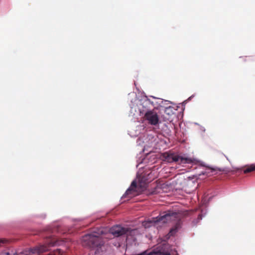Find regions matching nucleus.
<instances>
[{
  "instance_id": "423d86ee",
  "label": "nucleus",
  "mask_w": 255,
  "mask_h": 255,
  "mask_svg": "<svg viewBox=\"0 0 255 255\" xmlns=\"http://www.w3.org/2000/svg\"><path fill=\"white\" fill-rule=\"evenodd\" d=\"M128 231V228L121 226H115L110 229V232L115 237H118L127 234Z\"/></svg>"
},
{
  "instance_id": "9d476101",
  "label": "nucleus",
  "mask_w": 255,
  "mask_h": 255,
  "mask_svg": "<svg viewBox=\"0 0 255 255\" xmlns=\"http://www.w3.org/2000/svg\"><path fill=\"white\" fill-rule=\"evenodd\" d=\"M202 215H201V214H199V215H198V218H197L198 220V221H199V220H201V219H202Z\"/></svg>"
},
{
  "instance_id": "6e6552de",
  "label": "nucleus",
  "mask_w": 255,
  "mask_h": 255,
  "mask_svg": "<svg viewBox=\"0 0 255 255\" xmlns=\"http://www.w3.org/2000/svg\"><path fill=\"white\" fill-rule=\"evenodd\" d=\"M47 250V248L46 246H41L38 248L37 252L38 253H42L45 252Z\"/></svg>"
},
{
  "instance_id": "f03ea898",
  "label": "nucleus",
  "mask_w": 255,
  "mask_h": 255,
  "mask_svg": "<svg viewBox=\"0 0 255 255\" xmlns=\"http://www.w3.org/2000/svg\"><path fill=\"white\" fill-rule=\"evenodd\" d=\"M83 241L87 242V245L91 248L100 247L104 243L102 236L97 233L85 235Z\"/></svg>"
},
{
  "instance_id": "1a4fd4ad",
  "label": "nucleus",
  "mask_w": 255,
  "mask_h": 255,
  "mask_svg": "<svg viewBox=\"0 0 255 255\" xmlns=\"http://www.w3.org/2000/svg\"><path fill=\"white\" fill-rule=\"evenodd\" d=\"M0 255H18L16 253H14L13 251L11 252H3L1 253Z\"/></svg>"
},
{
  "instance_id": "7ed1b4c3",
  "label": "nucleus",
  "mask_w": 255,
  "mask_h": 255,
  "mask_svg": "<svg viewBox=\"0 0 255 255\" xmlns=\"http://www.w3.org/2000/svg\"><path fill=\"white\" fill-rule=\"evenodd\" d=\"M147 188V183L146 182H142V180L139 181L138 185L135 181H133L131 184L130 187L126 191L124 194L125 197L130 195L132 197L135 195V192H137L138 193L143 191Z\"/></svg>"
},
{
  "instance_id": "20e7f679",
  "label": "nucleus",
  "mask_w": 255,
  "mask_h": 255,
  "mask_svg": "<svg viewBox=\"0 0 255 255\" xmlns=\"http://www.w3.org/2000/svg\"><path fill=\"white\" fill-rule=\"evenodd\" d=\"M166 160L168 162H177L179 164L191 163L193 162V159L190 157H183L178 155L170 154L168 155Z\"/></svg>"
},
{
  "instance_id": "39448f33",
  "label": "nucleus",
  "mask_w": 255,
  "mask_h": 255,
  "mask_svg": "<svg viewBox=\"0 0 255 255\" xmlns=\"http://www.w3.org/2000/svg\"><path fill=\"white\" fill-rule=\"evenodd\" d=\"M144 118L151 125L156 126L158 124L159 117L157 113L154 110L147 111L144 115Z\"/></svg>"
},
{
  "instance_id": "0eeeda50",
  "label": "nucleus",
  "mask_w": 255,
  "mask_h": 255,
  "mask_svg": "<svg viewBox=\"0 0 255 255\" xmlns=\"http://www.w3.org/2000/svg\"><path fill=\"white\" fill-rule=\"evenodd\" d=\"M255 170V164H253L250 165H247L244 168V172L248 173Z\"/></svg>"
},
{
  "instance_id": "f257e3e1",
  "label": "nucleus",
  "mask_w": 255,
  "mask_h": 255,
  "mask_svg": "<svg viewBox=\"0 0 255 255\" xmlns=\"http://www.w3.org/2000/svg\"><path fill=\"white\" fill-rule=\"evenodd\" d=\"M176 221H177L178 222L176 225L175 229H173L170 231V232H172L173 231H176L177 230L178 226H179L180 224L179 221H178V215L176 212L168 211L167 212H165L162 214H160V216L156 218H153L152 220L149 221V222L154 223L162 222L163 223H166L168 222Z\"/></svg>"
},
{
  "instance_id": "9b49d317",
  "label": "nucleus",
  "mask_w": 255,
  "mask_h": 255,
  "mask_svg": "<svg viewBox=\"0 0 255 255\" xmlns=\"http://www.w3.org/2000/svg\"><path fill=\"white\" fill-rule=\"evenodd\" d=\"M211 170L212 171H216L217 169L216 168H211Z\"/></svg>"
}]
</instances>
